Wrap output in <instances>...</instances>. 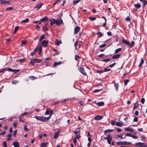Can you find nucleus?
Listing matches in <instances>:
<instances>
[{
  "mask_svg": "<svg viewBox=\"0 0 147 147\" xmlns=\"http://www.w3.org/2000/svg\"><path fill=\"white\" fill-rule=\"evenodd\" d=\"M29 21V20L28 18H27L26 19L22 20L21 22L22 23H26L28 22Z\"/></svg>",
  "mask_w": 147,
  "mask_h": 147,
  "instance_id": "nucleus-30",
  "label": "nucleus"
},
{
  "mask_svg": "<svg viewBox=\"0 0 147 147\" xmlns=\"http://www.w3.org/2000/svg\"><path fill=\"white\" fill-rule=\"evenodd\" d=\"M35 63V62L33 60V59L31 60L30 63L32 65H34V63Z\"/></svg>",
  "mask_w": 147,
  "mask_h": 147,
  "instance_id": "nucleus-45",
  "label": "nucleus"
},
{
  "mask_svg": "<svg viewBox=\"0 0 147 147\" xmlns=\"http://www.w3.org/2000/svg\"><path fill=\"white\" fill-rule=\"evenodd\" d=\"M61 64V62L59 61L58 62H55L53 65L54 67H56L57 65H59Z\"/></svg>",
  "mask_w": 147,
  "mask_h": 147,
  "instance_id": "nucleus-27",
  "label": "nucleus"
},
{
  "mask_svg": "<svg viewBox=\"0 0 147 147\" xmlns=\"http://www.w3.org/2000/svg\"><path fill=\"white\" fill-rule=\"evenodd\" d=\"M125 130L126 131H129L130 132H133L134 131V129L133 128H129V127L128 128H125Z\"/></svg>",
  "mask_w": 147,
  "mask_h": 147,
  "instance_id": "nucleus-15",
  "label": "nucleus"
},
{
  "mask_svg": "<svg viewBox=\"0 0 147 147\" xmlns=\"http://www.w3.org/2000/svg\"><path fill=\"white\" fill-rule=\"evenodd\" d=\"M79 71L82 74H86V71L88 70L90 71V69L86 67L85 69L82 67H80L79 68Z\"/></svg>",
  "mask_w": 147,
  "mask_h": 147,
  "instance_id": "nucleus-3",
  "label": "nucleus"
},
{
  "mask_svg": "<svg viewBox=\"0 0 147 147\" xmlns=\"http://www.w3.org/2000/svg\"><path fill=\"white\" fill-rule=\"evenodd\" d=\"M138 121V117H135L133 119L134 122H137Z\"/></svg>",
  "mask_w": 147,
  "mask_h": 147,
  "instance_id": "nucleus-51",
  "label": "nucleus"
},
{
  "mask_svg": "<svg viewBox=\"0 0 147 147\" xmlns=\"http://www.w3.org/2000/svg\"><path fill=\"white\" fill-rule=\"evenodd\" d=\"M18 82L19 81H18L13 80L12 81V84H17Z\"/></svg>",
  "mask_w": 147,
  "mask_h": 147,
  "instance_id": "nucleus-43",
  "label": "nucleus"
},
{
  "mask_svg": "<svg viewBox=\"0 0 147 147\" xmlns=\"http://www.w3.org/2000/svg\"><path fill=\"white\" fill-rule=\"evenodd\" d=\"M97 34L99 36V37H101L103 36V34L100 32H98L97 33Z\"/></svg>",
  "mask_w": 147,
  "mask_h": 147,
  "instance_id": "nucleus-57",
  "label": "nucleus"
},
{
  "mask_svg": "<svg viewBox=\"0 0 147 147\" xmlns=\"http://www.w3.org/2000/svg\"><path fill=\"white\" fill-rule=\"evenodd\" d=\"M116 64V63H114L109 65L108 66L109 67H110L111 68H112L113 67H114L115 64Z\"/></svg>",
  "mask_w": 147,
  "mask_h": 147,
  "instance_id": "nucleus-58",
  "label": "nucleus"
},
{
  "mask_svg": "<svg viewBox=\"0 0 147 147\" xmlns=\"http://www.w3.org/2000/svg\"><path fill=\"white\" fill-rule=\"evenodd\" d=\"M49 42V41L48 40H45L43 41L42 43V44L43 45V47H47Z\"/></svg>",
  "mask_w": 147,
  "mask_h": 147,
  "instance_id": "nucleus-9",
  "label": "nucleus"
},
{
  "mask_svg": "<svg viewBox=\"0 0 147 147\" xmlns=\"http://www.w3.org/2000/svg\"><path fill=\"white\" fill-rule=\"evenodd\" d=\"M131 144V142H127L125 141H121L118 142H117L116 143V144L117 145H130Z\"/></svg>",
  "mask_w": 147,
  "mask_h": 147,
  "instance_id": "nucleus-5",
  "label": "nucleus"
},
{
  "mask_svg": "<svg viewBox=\"0 0 147 147\" xmlns=\"http://www.w3.org/2000/svg\"><path fill=\"white\" fill-rule=\"evenodd\" d=\"M81 0H77L76 1H74L73 2V4L74 5H76L77 3L79 2Z\"/></svg>",
  "mask_w": 147,
  "mask_h": 147,
  "instance_id": "nucleus-36",
  "label": "nucleus"
},
{
  "mask_svg": "<svg viewBox=\"0 0 147 147\" xmlns=\"http://www.w3.org/2000/svg\"><path fill=\"white\" fill-rule=\"evenodd\" d=\"M109 67L108 66L107 68L104 69V71L105 72H107L108 71H111V69L109 68Z\"/></svg>",
  "mask_w": 147,
  "mask_h": 147,
  "instance_id": "nucleus-41",
  "label": "nucleus"
},
{
  "mask_svg": "<svg viewBox=\"0 0 147 147\" xmlns=\"http://www.w3.org/2000/svg\"><path fill=\"white\" fill-rule=\"evenodd\" d=\"M129 81V79H125L124 81V84L125 86H126L128 83Z\"/></svg>",
  "mask_w": 147,
  "mask_h": 147,
  "instance_id": "nucleus-35",
  "label": "nucleus"
},
{
  "mask_svg": "<svg viewBox=\"0 0 147 147\" xmlns=\"http://www.w3.org/2000/svg\"><path fill=\"white\" fill-rule=\"evenodd\" d=\"M27 41L26 40H24L22 41L21 42V45H25Z\"/></svg>",
  "mask_w": 147,
  "mask_h": 147,
  "instance_id": "nucleus-46",
  "label": "nucleus"
},
{
  "mask_svg": "<svg viewBox=\"0 0 147 147\" xmlns=\"http://www.w3.org/2000/svg\"><path fill=\"white\" fill-rule=\"evenodd\" d=\"M38 54L40 55L42 53V48L41 46H39L38 47Z\"/></svg>",
  "mask_w": 147,
  "mask_h": 147,
  "instance_id": "nucleus-28",
  "label": "nucleus"
},
{
  "mask_svg": "<svg viewBox=\"0 0 147 147\" xmlns=\"http://www.w3.org/2000/svg\"><path fill=\"white\" fill-rule=\"evenodd\" d=\"M55 20L53 19L51 21V26H52L55 23Z\"/></svg>",
  "mask_w": 147,
  "mask_h": 147,
  "instance_id": "nucleus-32",
  "label": "nucleus"
},
{
  "mask_svg": "<svg viewBox=\"0 0 147 147\" xmlns=\"http://www.w3.org/2000/svg\"><path fill=\"white\" fill-rule=\"evenodd\" d=\"M113 129H107L104 131V134H106L108 132H111L113 131Z\"/></svg>",
  "mask_w": 147,
  "mask_h": 147,
  "instance_id": "nucleus-23",
  "label": "nucleus"
},
{
  "mask_svg": "<svg viewBox=\"0 0 147 147\" xmlns=\"http://www.w3.org/2000/svg\"><path fill=\"white\" fill-rule=\"evenodd\" d=\"M103 116L96 115L94 117V119L96 120H100L103 118Z\"/></svg>",
  "mask_w": 147,
  "mask_h": 147,
  "instance_id": "nucleus-8",
  "label": "nucleus"
},
{
  "mask_svg": "<svg viewBox=\"0 0 147 147\" xmlns=\"http://www.w3.org/2000/svg\"><path fill=\"white\" fill-rule=\"evenodd\" d=\"M19 120L20 122H24V119H23L22 117L21 116H20L19 118Z\"/></svg>",
  "mask_w": 147,
  "mask_h": 147,
  "instance_id": "nucleus-47",
  "label": "nucleus"
},
{
  "mask_svg": "<svg viewBox=\"0 0 147 147\" xmlns=\"http://www.w3.org/2000/svg\"><path fill=\"white\" fill-rule=\"evenodd\" d=\"M33 60L34 61L35 63H40L41 61L42 60L39 59H33Z\"/></svg>",
  "mask_w": 147,
  "mask_h": 147,
  "instance_id": "nucleus-25",
  "label": "nucleus"
},
{
  "mask_svg": "<svg viewBox=\"0 0 147 147\" xmlns=\"http://www.w3.org/2000/svg\"><path fill=\"white\" fill-rule=\"evenodd\" d=\"M134 106H135L136 108H138L139 107V105L138 103L136 102L134 104Z\"/></svg>",
  "mask_w": 147,
  "mask_h": 147,
  "instance_id": "nucleus-55",
  "label": "nucleus"
},
{
  "mask_svg": "<svg viewBox=\"0 0 147 147\" xmlns=\"http://www.w3.org/2000/svg\"><path fill=\"white\" fill-rule=\"evenodd\" d=\"M106 45V44L105 43L102 44V45H100L99 47L100 48H102L105 47Z\"/></svg>",
  "mask_w": 147,
  "mask_h": 147,
  "instance_id": "nucleus-61",
  "label": "nucleus"
},
{
  "mask_svg": "<svg viewBox=\"0 0 147 147\" xmlns=\"http://www.w3.org/2000/svg\"><path fill=\"white\" fill-rule=\"evenodd\" d=\"M45 37V35L44 34H42L40 37V38L39 39V41H40L41 40L43 39Z\"/></svg>",
  "mask_w": 147,
  "mask_h": 147,
  "instance_id": "nucleus-49",
  "label": "nucleus"
},
{
  "mask_svg": "<svg viewBox=\"0 0 147 147\" xmlns=\"http://www.w3.org/2000/svg\"><path fill=\"white\" fill-rule=\"evenodd\" d=\"M7 137H8V138L7 139V141H9L11 140V134H9L7 136Z\"/></svg>",
  "mask_w": 147,
  "mask_h": 147,
  "instance_id": "nucleus-34",
  "label": "nucleus"
},
{
  "mask_svg": "<svg viewBox=\"0 0 147 147\" xmlns=\"http://www.w3.org/2000/svg\"><path fill=\"white\" fill-rule=\"evenodd\" d=\"M48 143V142L42 143L41 144V147H46L47 146Z\"/></svg>",
  "mask_w": 147,
  "mask_h": 147,
  "instance_id": "nucleus-24",
  "label": "nucleus"
},
{
  "mask_svg": "<svg viewBox=\"0 0 147 147\" xmlns=\"http://www.w3.org/2000/svg\"><path fill=\"white\" fill-rule=\"evenodd\" d=\"M3 145L4 147H7V144L6 142L4 141L3 142Z\"/></svg>",
  "mask_w": 147,
  "mask_h": 147,
  "instance_id": "nucleus-62",
  "label": "nucleus"
},
{
  "mask_svg": "<svg viewBox=\"0 0 147 147\" xmlns=\"http://www.w3.org/2000/svg\"><path fill=\"white\" fill-rule=\"evenodd\" d=\"M53 114V111L51 108L47 109H46L45 113V115H52Z\"/></svg>",
  "mask_w": 147,
  "mask_h": 147,
  "instance_id": "nucleus-4",
  "label": "nucleus"
},
{
  "mask_svg": "<svg viewBox=\"0 0 147 147\" xmlns=\"http://www.w3.org/2000/svg\"><path fill=\"white\" fill-rule=\"evenodd\" d=\"M120 54H117L116 55H113L112 58V59H116L119 58L120 56Z\"/></svg>",
  "mask_w": 147,
  "mask_h": 147,
  "instance_id": "nucleus-16",
  "label": "nucleus"
},
{
  "mask_svg": "<svg viewBox=\"0 0 147 147\" xmlns=\"http://www.w3.org/2000/svg\"><path fill=\"white\" fill-rule=\"evenodd\" d=\"M80 28L79 26H77L75 27L74 29V34H78L80 31Z\"/></svg>",
  "mask_w": 147,
  "mask_h": 147,
  "instance_id": "nucleus-10",
  "label": "nucleus"
},
{
  "mask_svg": "<svg viewBox=\"0 0 147 147\" xmlns=\"http://www.w3.org/2000/svg\"><path fill=\"white\" fill-rule=\"evenodd\" d=\"M134 5L135 7L137 9H139L141 7V5L138 3L137 4H134Z\"/></svg>",
  "mask_w": 147,
  "mask_h": 147,
  "instance_id": "nucleus-22",
  "label": "nucleus"
},
{
  "mask_svg": "<svg viewBox=\"0 0 147 147\" xmlns=\"http://www.w3.org/2000/svg\"><path fill=\"white\" fill-rule=\"evenodd\" d=\"M17 130H15L13 131V136L14 137H15L16 136V135L17 133Z\"/></svg>",
  "mask_w": 147,
  "mask_h": 147,
  "instance_id": "nucleus-56",
  "label": "nucleus"
},
{
  "mask_svg": "<svg viewBox=\"0 0 147 147\" xmlns=\"http://www.w3.org/2000/svg\"><path fill=\"white\" fill-rule=\"evenodd\" d=\"M80 58V57L77 55H75V59L77 61L78 59Z\"/></svg>",
  "mask_w": 147,
  "mask_h": 147,
  "instance_id": "nucleus-59",
  "label": "nucleus"
},
{
  "mask_svg": "<svg viewBox=\"0 0 147 147\" xmlns=\"http://www.w3.org/2000/svg\"><path fill=\"white\" fill-rule=\"evenodd\" d=\"M135 42L133 41H131V44L130 43V46H129V48H131L134 45Z\"/></svg>",
  "mask_w": 147,
  "mask_h": 147,
  "instance_id": "nucleus-31",
  "label": "nucleus"
},
{
  "mask_svg": "<svg viewBox=\"0 0 147 147\" xmlns=\"http://www.w3.org/2000/svg\"><path fill=\"white\" fill-rule=\"evenodd\" d=\"M18 123L17 122H14L13 124V127L14 128H16L17 126Z\"/></svg>",
  "mask_w": 147,
  "mask_h": 147,
  "instance_id": "nucleus-63",
  "label": "nucleus"
},
{
  "mask_svg": "<svg viewBox=\"0 0 147 147\" xmlns=\"http://www.w3.org/2000/svg\"><path fill=\"white\" fill-rule=\"evenodd\" d=\"M62 42L61 40H56L55 42V44L57 45H59Z\"/></svg>",
  "mask_w": 147,
  "mask_h": 147,
  "instance_id": "nucleus-29",
  "label": "nucleus"
},
{
  "mask_svg": "<svg viewBox=\"0 0 147 147\" xmlns=\"http://www.w3.org/2000/svg\"><path fill=\"white\" fill-rule=\"evenodd\" d=\"M102 89H100L95 90L94 91V93H96V92H98L100 91H101L102 90Z\"/></svg>",
  "mask_w": 147,
  "mask_h": 147,
  "instance_id": "nucleus-52",
  "label": "nucleus"
},
{
  "mask_svg": "<svg viewBox=\"0 0 147 147\" xmlns=\"http://www.w3.org/2000/svg\"><path fill=\"white\" fill-rule=\"evenodd\" d=\"M80 133H79L77 135V136L75 137L76 138L78 139H79L81 137V136L80 135Z\"/></svg>",
  "mask_w": 147,
  "mask_h": 147,
  "instance_id": "nucleus-38",
  "label": "nucleus"
},
{
  "mask_svg": "<svg viewBox=\"0 0 147 147\" xmlns=\"http://www.w3.org/2000/svg\"><path fill=\"white\" fill-rule=\"evenodd\" d=\"M55 24L57 26L63 24V22L61 18H59V19L55 20Z\"/></svg>",
  "mask_w": 147,
  "mask_h": 147,
  "instance_id": "nucleus-6",
  "label": "nucleus"
},
{
  "mask_svg": "<svg viewBox=\"0 0 147 147\" xmlns=\"http://www.w3.org/2000/svg\"><path fill=\"white\" fill-rule=\"evenodd\" d=\"M111 61V59H103L102 60V61L105 62H109Z\"/></svg>",
  "mask_w": 147,
  "mask_h": 147,
  "instance_id": "nucleus-37",
  "label": "nucleus"
},
{
  "mask_svg": "<svg viewBox=\"0 0 147 147\" xmlns=\"http://www.w3.org/2000/svg\"><path fill=\"white\" fill-rule=\"evenodd\" d=\"M13 144L14 147H19V144L17 142H14L13 143Z\"/></svg>",
  "mask_w": 147,
  "mask_h": 147,
  "instance_id": "nucleus-18",
  "label": "nucleus"
},
{
  "mask_svg": "<svg viewBox=\"0 0 147 147\" xmlns=\"http://www.w3.org/2000/svg\"><path fill=\"white\" fill-rule=\"evenodd\" d=\"M29 78L30 79H31L32 80H34L35 79H36V77H34L33 76H30L29 77Z\"/></svg>",
  "mask_w": 147,
  "mask_h": 147,
  "instance_id": "nucleus-50",
  "label": "nucleus"
},
{
  "mask_svg": "<svg viewBox=\"0 0 147 147\" xmlns=\"http://www.w3.org/2000/svg\"><path fill=\"white\" fill-rule=\"evenodd\" d=\"M125 20L127 22L129 21L130 20V18L129 17L127 16L125 18Z\"/></svg>",
  "mask_w": 147,
  "mask_h": 147,
  "instance_id": "nucleus-60",
  "label": "nucleus"
},
{
  "mask_svg": "<svg viewBox=\"0 0 147 147\" xmlns=\"http://www.w3.org/2000/svg\"><path fill=\"white\" fill-rule=\"evenodd\" d=\"M116 125L117 126L121 127L123 125H124V124L123 123H122V122H117L116 123Z\"/></svg>",
  "mask_w": 147,
  "mask_h": 147,
  "instance_id": "nucleus-14",
  "label": "nucleus"
},
{
  "mask_svg": "<svg viewBox=\"0 0 147 147\" xmlns=\"http://www.w3.org/2000/svg\"><path fill=\"white\" fill-rule=\"evenodd\" d=\"M26 60V59L25 58L24 59H19L18 60V61L20 62L21 63H22L23 62H24Z\"/></svg>",
  "mask_w": 147,
  "mask_h": 147,
  "instance_id": "nucleus-40",
  "label": "nucleus"
},
{
  "mask_svg": "<svg viewBox=\"0 0 147 147\" xmlns=\"http://www.w3.org/2000/svg\"><path fill=\"white\" fill-rule=\"evenodd\" d=\"M122 50L121 48H119L118 49H116L115 51V53H117L121 51Z\"/></svg>",
  "mask_w": 147,
  "mask_h": 147,
  "instance_id": "nucleus-33",
  "label": "nucleus"
},
{
  "mask_svg": "<svg viewBox=\"0 0 147 147\" xmlns=\"http://www.w3.org/2000/svg\"><path fill=\"white\" fill-rule=\"evenodd\" d=\"M48 24V23H47L42 28V30L44 31H47L48 30V27L47 26Z\"/></svg>",
  "mask_w": 147,
  "mask_h": 147,
  "instance_id": "nucleus-13",
  "label": "nucleus"
},
{
  "mask_svg": "<svg viewBox=\"0 0 147 147\" xmlns=\"http://www.w3.org/2000/svg\"><path fill=\"white\" fill-rule=\"evenodd\" d=\"M0 2L2 4L5 3H8L10 2V1H6L3 0H1L0 1Z\"/></svg>",
  "mask_w": 147,
  "mask_h": 147,
  "instance_id": "nucleus-19",
  "label": "nucleus"
},
{
  "mask_svg": "<svg viewBox=\"0 0 147 147\" xmlns=\"http://www.w3.org/2000/svg\"><path fill=\"white\" fill-rule=\"evenodd\" d=\"M42 5V3H39L37 5H36L34 7L35 8H37L38 9H39L41 7Z\"/></svg>",
  "mask_w": 147,
  "mask_h": 147,
  "instance_id": "nucleus-12",
  "label": "nucleus"
},
{
  "mask_svg": "<svg viewBox=\"0 0 147 147\" xmlns=\"http://www.w3.org/2000/svg\"><path fill=\"white\" fill-rule=\"evenodd\" d=\"M105 140H107L108 143L109 144H110L112 139V138L111 135L108 134L106 137H104L103 138Z\"/></svg>",
  "mask_w": 147,
  "mask_h": 147,
  "instance_id": "nucleus-2",
  "label": "nucleus"
},
{
  "mask_svg": "<svg viewBox=\"0 0 147 147\" xmlns=\"http://www.w3.org/2000/svg\"><path fill=\"white\" fill-rule=\"evenodd\" d=\"M79 103L82 106H83L85 104L84 102L82 101H80Z\"/></svg>",
  "mask_w": 147,
  "mask_h": 147,
  "instance_id": "nucleus-42",
  "label": "nucleus"
},
{
  "mask_svg": "<svg viewBox=\"0 0 147 147\" xmlns=\"http://www.w3.org/2000/svg\"><path fill=\"white\" fill-rule=\"evenodd\" d=\"M122 42L123 43L125 44L129 47V46H130L129 42L127 40H125L123 39L122 40Z\"/></svg>",
  "mask_w": 147,
  "mask_h": 147,
  "instance_id": "nucleus-11",
  "label": "nucleus"
},
{
  "mask_svg": "<svg viewBox=\"0 0 147 147\" xmlns=\"http://www.w3.org/2000/svg\"><path fill=\"white\" fill-rule=\"evenodd\" d=\"M145 101V98H142L140 100V102H141V103L142 104H144V103Z\"/></svg>",
  "mask_w": 147,
  "mask_h": 147,
  "instance_id": "nucleus-44",
  "label": "nucleus"
},
{
  "mask_svg": "<svg viewBox=\"0 0 147 147\" xmlns=\"http://www.w3.org/2000/svg\"><path fill=\"white\" fill-rule=\"evenodd\" d=\"M114 86L115 87L116 90L118 91V90L119 84L118 83H115Z\"/></svg>",
  "mask_w": 147,
  "mask_h": 147,
  "instance_id": "nucleus-26",
  "label": "nucleus"
},
{
  "mask_svg": "<svg viewBox=\"0 0 147 147\" xmlns=\"http://www.w3.org/2000/svg\"><path fill=\"white\" fill-rule=\"evenodd\" d=\"M89 19L90 20L94 21L96 19V18L95 17H90L89 18Z\"/></svg>",
  "mask_w": 147,
  "mask_h": 147,
  "instance_id": "nucleus-53",
  "label": "nucleus"
},
{
  "mask_svg": "<svg viewBox=\"0 0 147 147\" xmlns=\"http://www.w3.org/2000/svg\"><path fill=\"white\" fill-rule=\"evenodd\" d=\"M73 141L75 145L76 146L77 142V139L76 138V137L74 138L73 139Z\"/></svg>",
  "mask_w": 147,
  "mask_h": 147,
  "instance_id": "nucleus-48",
  "label": "nucleus"
},
{
  "mask_svg": "<svg viewBox=\"0 0 147 147\" xmlns=\"http://www.w3.org/2000/svg\"><path fill=\"white\" fill-rule=\"evenodd\" d=\"M97 105L99 107L102 106L104 105L105 103L103 102H100L97 103Z\"/></svg>",
  "mask_w": 147,
  "mask_h": 147,
  "instance_id": "nucleus-20",
  "label": "nucleus"
},
{
  "mask_svg": "<svg viewBox=\"0 0 147 147\" xmlns=\"http://www.w3.org/2000/svg\"><path fill=\"white\" fill-rule=\"evenodd\" d=\"M59 132L58 131H57L55 132L54 136V138L55 139L57 138L59 136Z\"/></svg>",
  "mask_w": 147,
  "mask_h": 147,
  "instance_id": "nucleus-21",
  "label": "nucleus"
},
{
  "mask_svg": "<svg viewBox=\"0 0 147 147\" xmlns=\"http://www.w3.org/2000/svg\"><path fill=\"white\" fill-rule=\"evenodd\" d=\"M115 121L112 120L111 121V124L112 125H115Z\"/></svg>",
  "mask_w": 147,
  "mask_h": 147,
  "instance_id": "nucleus-64",
  "label": "nucleus"
},
{
  "mask_svg": "<svg viewBox=\"0 0 147 147\" xmlns=\"http://www.w3.org/2000/svg\"><path fill=\"white\" fill-rule=\"evenodd\" d=\"M144 62V61L143 58H142L141 59V61L140 64L138 66V67H141L142 66V65Z\"/></svg>",
  "mask_w": 147,
  "mask_h": 147,
  "instance_id": "nucleus-17",
  "label": "nucleus"
},
{
  "mask_svg": "<svg viewBox=\"0 0 147 147\" xmlns=\"http://www.w3.org/2000/svg\"><path fill=\"white\" fill-rule=\"evenodd\" d=\"M52 115H50L48 117L35 116L34 117L37 120L43 122H47L51 118Z\"/></svg>",
  "mask_w": 147,
  "mask_h": 147,
  "instance_id": "nucleus-1",
  "label": "nucleus"
},
{
  "mask_svg": "<svg viewBox=\"0 0 147 147\" xmlns=\"http://www.w3.org/2000/svg\"><path fill=\"white\" fill-rule=\"evenodd\" d=\"M24 129L25 131H28L29 130V129L27 128V125H24Z\"/></svg>",
  "mask_w": 147,
  "mask_h": 147,
  "instance_id": "nucleus-39",
  "label": "nucleus"
},
{
  "mask_svg": "<svg viewBox=\"0 0 147 147\" xmlns=\"http://www.w3.org/2000/svg\"><path fill=\"white\" fill-rule=\"evenodd\" d=\"M6 69L7 71L12 72L14 74L20 71L19 69H13L11 68H8Z\"/></svg>",
  "mask_w": 147,
  "mask_h": 147,
  "instance_id": "nucleus-7",
  "label": "nucleus"
},
{
  "mask_svg": "<svg viewBox=\"0 0 147 147\" xmlns=\"http://www.w3.org/2000/svg\"><path fill=\"white\" fill-rule=\"evenodd\" d=\"M42 18L43 19V20H44V21H47L49 20V18L47 16H45Z\"/></svg>",
  "mask_w": 147,
  "mask_h": 147,
  "instance_id": "nucleus-54",
  "label": "nucleus"
}]
</instances>
